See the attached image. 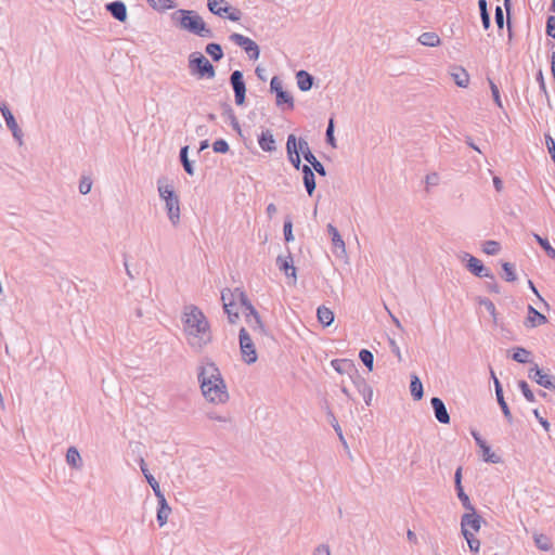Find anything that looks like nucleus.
Returning <instances> with one entry per match:
<instances>
[{"label": "nucleus", "instance_id": "1", "mask_svg": "<svg viewBox=\"0 0 555 555\" xmlns=\"http://www.w3.org/2000/svg\"><path fill=\"white\" fill-rule=\"evenodd\" d=\"M183 331L189 346L202 351L212 340L210 325L203 311L194 306H186L182 317Z\"/></svg>", "mask_w": 555, "mask_h": 555}, {"label": "nucleus", "instance_id": "2", "mask_svg": "<svg viewBox=\"0 0 555 555\" xmlns=\"http://www.w3.org/2000/svg\"><path fill=\"white\" fill-rule=\"evenodd\" d=\"M197 378L204 397L212 403H224L229 399L225 383L214 362L199 366Z\"/></svg>", "mask_w": 555, "mask_h": 555}, {"label": "nucleus", "instance_id": "3", "mask_svg": "<svg viewBox=\"0 0 555 555\" xmlns=\"http://www.w3.org/2000/svg\"><path fill=\"white\" fill-rule=\"evenodd\" d=\"M171 22L180 29L186 30L203 38L214 37L202 16L194 10L179 9L171 13Z\"/></svg>", "mask_w": 555, "mask_h": 555}, {"label": "nucleus", "instance_id": "4", "mask_svg": "<svg viewBox=\"0 0 555 555\" xmlns=\"http://www.w3.org/2000/svg\"><path fill=\"white\" fill-rule=\"evenodd\" d=\"M157 190L159 197L165 202L168 219L173 227L180 222V199L176 194L173 186L170 184H164V180L157 181Z\"/></svg>", "mask_w": 555, "mask_h": 555}, {"label": "nucleus", "instance_id": "5", "mask_svg": "<svg viewBox=\"0 0 555 555\" xmlns=\"http://www.w3.org/2000/svg\"><path fill=\"white\" fill-rule=\"evenodd\" d=\"M189 66L193 75L199 78L211 79L216 75L214 65L199 52H194L190 55Z\"/></svg>", "mask_w": 555, "mask_h": 555}, {"label": "nucleus", "instance_id": "6", "mask_svg": "<svg viewBox=\"0 0 555 555\" xmlns=\"http://www.w3.org/2000/svg\"><path fill=\"white\" fill-rule=\"evenodd\" d=\"M270 90L275 93V104L282 111H292L294 108L293 95L283 89L282 80L273 76L270 81Z\"/></svg>", "mask_w": 555, "mask_h": 555}, {"label": "nucleus", "instance_id": "7", "mask_svg": "<svg viewBox=\"0 0 555 555\" xmlns=\"http://www.w3.org/2000/svg\"><path fill=\"white\" fill-rule=\"evenodd\" d=\"M207 8L212 14L232 22H238L242 17L241 10L232 8L225 0H207Z\"/></svg>", "mask_w": 555, "mask_h": 555}, {"label": "nucleus", "instance_id": "8", "mask_svg": "<svg viewBox=\"0 0 555 555\" xmlns=\"http://www.w3.org/2000/svg\"><path fill=\"white\" fill-rule=\"evenodd\" d=\"M238 339L243 361L247 364L255 363L258 359L256 347L245 327L240 330Z\"/></svg>", "mask_w": 555, "mask_h": 555}, {"label": "nucleus", "instance_id": "9", "mask_svg": "<svg viewBox=\"0 0 555 555\" xmlns=\"http://www.w3.org/2000/svg\"><path fill=\"white\" fill-rule=\"evenodd\" d=\"M229 39L236 46L241 47L247 53V55L250 60L256 61L259 59V55H260L259 47L250 38L245 37L237 33H233L232 35H230Z\"/></svg>", "mask_w": 555, "mask_h": 555}, {"label": "nucleus", "instance_id": "10", "mask_svg": "<svg viewBox=\"0 0 555 555\" xmlns=\"http://www.w3.org/2000/svg\"><path fill=\"white\" fill-rule=\"evenodd\" d=\"M230 83L234 91V99L236 105H243L246 98V85L244 81L243 73L238 69L232 72L230 76Z\"/></svg>", "mask_w": 555, "mask_h": 555}, {"label": "nucleus", "instance_id": "11", "mask_svg": "<svg viewBox=\"0 0 555 555\" xmlns=\"http://www.w3.org/2000/svg\"><path fill=\"white\" fill-rule=\"evenodd\" d=\"M465 258H467V263H466V269L472 273L474 274L475 276H478V278H487V279H490V280H493L494 279V275L493 273L490 271L489 268H487L482 262L481 260H479L478 258L469 255V254H465L464 256Z\"/></svg>", "mask_w": 555, "mask_h": 555}, {"label": "nucleus", "instance_id": "12", "mask_svg": "<svg viewBox=\"0 0 555 555\" xmlns=\"http://www.w3.org/2000/svg\"><path fill=\"white\" fill-rule=\"evenodd\" d=\"M0 112L5 120L7 127L12 131L14 139L17 141L18 145L23 144V132L18 128V125L12 114L11 109L7 105L5 102H1Z\"/></svg>", "mask_w": 555, "mask_h": 555}, {"label": "nucleus", "instance_id": "13", "mask_svg": "<svg viewBox=\"0 0 555 555\" xmlns=\"http://www.w3.org/2000/svg\"><path fill=\"white\" fill-rule=\"evenodd\" d=\"M529 377L546 389H555V377L544 373L538 364L529 370Z\"/></svg>", "mask_w": 555, "mask_h": 555}, {"label": "nucleus", "instance_id": "14", "mask_svg": "<svg viewBox=\"0 0 555 555\" xmlns=\"http://www.w3.org/2000/svg\"><path fill=\"white\" fill-rule=\"evenodd\" d=\"M286 153H287V158H288L289 163L294 166V168H296L297 170L301 169L302 165H301L300 155L297 153V150H296L295 134H289L287 137Z\"/></svg>", "mask_w": 555, "mask_h": 555}, {"label": "nucleus", "instance_id": "15", "mask_svg": "<svg viewBox=\"0 0 555 555\" xmlns=\"http://www.w3.org/2000/svg\"><path fill=\"white\" fill-rule=\"evenodd\" d=\"M430 403H431L436 420L441 424H449L450 415L448 413L444 402L438 397H433L430 399Z\"/></svg>", "mask_w": 555, "mask_h": 555}, {"label": "nucleus", "instance_id": "16", "mask_svg": "<svg viewBox=\"0 0 555 555\" xmlns=\"http://www.w3.org/2000/svg\"><path fill=\"white\" fill-rule=\"evenodd\" d=\"M482 518L480 515L476 513V509L469 511V513H466L462 516L461 519V527L463 530H468L470 528L474 531H479L481 526Z\"/></svg>", "mask_w": 555, "mask_h": 555}, {"label": "nucleus", "instance_id": "17", "mask_svg": "<svg viewBox=\"0 0 555 555\" xmlns=\"http://www.w3.org/2000/svg\"><path fill=\"white\" fill-rule=\"evenodd\" d=\"M106 11L118 22H126L127 20V7L122 1H113L105 5Z\"/></svg>", "mask_w": 555, "mask_h": 555}, {"label": "nucleus", "instance_id": "18", "mask_svg": "<svg viewBox=\"0 0 555 555\" xmlns=\"http://www.w3.org/2000/svg\"><path fill=\"white\" fill-rule=\"evenodd\" d=\"M547 319L544 314L539 312L532 306H528V317L525 320V326L528 328H533L539 325L545 324Z\"/></svg>", "mask_w": 555, "mask_h": 555}, {"label": "nucleus", "instance_id": "19", "mask_svg": "<svg viewBox=\"0 0 555 555\" xmlns=\"http://www.w3.org/2000/svg\"><path fill=\"white\" fill-rule=\"evenodd\" d=\"M276 264L279 269L285 273L286 276H292L294 282H296V268L293 264L291 253H288L287 256H279L276 258Z\"/></svg>", "mask_w": 555, "mask_h": 555}, {"label": "nucleus", "instance_id": "20", "mask_svg": "<svg viewBox=\"0 0 555 555\" xmlns=\"http://www.w3.org/2000/svg\"><path fill=\"white\" fill-rule=\"evenodd\" d=\"M301 171H302V180H304L305 189H306L308 195L311 196L315 191L314 172H313L312 168L308 165H302Z\"/></svg>", "mask_w": 555, "mask_h": 555}, {"label": "nucleus", "instance_id": "21", "mask_svg": "<svg viewBox=\"0 0 555 555\" xmlns=\"http://www.w3.org/2000/svg\"><path fill=\"white\" fill-rule=\"evenodd\" d=\"M451 76L456 86L466 88L469 83V75L462 66H454L451 70Z\"/></svg>", "mask_w": 555, "mask_h": 555}, {"label": "nucleus", "instance_id": "22", "mask_svg": "<svg viewBox=\"0 0 555 555\" xmlns=\"http://www.w3.org/2000/svg\"><path fill=\"white\" fill-rule=\"evenodd\" d=\"M296 79L298 88L304 92L309 91L314 82V77L304 69L296 73Z\"/></svg>", "mask_w": 555, "mask_h": 555}, {"label": "nucleus", "instance_id": "23", "mask_svg": "<svg viewBox=\"0 0 555 555\" xmlns=\"http://www.w3.org/2000/svg\"><path fill=\"white\" fill-rule=\"evenodd\" d=\"M332 366L333 369L339 373V374H349V376L351 374H354V371H357L354 369V365L353 363L350 361V360H346V359H335L332 361Z\"/></svg>", "mask_w": 555, "mask_h": 555}, {"label": "nucleus", "instance_id": "24", "mask_svg": "<svg viewBox=\"0 0 555 555\" xmlns=\"http://www.w3.org/2000/svg\"><path fill=\"white\" fill-rule=\"evenodd\" d=\"M296 150L297 153L299 155L301 154L305 160L309 164L317 159L314 154L311 152L308 142L304 138H299L298 140L296 139Z\"/></svg>", "mask_w": 555, "mask_h": 555}, {"label": "nucleus", "instance_id": "25", "mask_svg": "<svg viewBox=\"0 0 555 555\" xmlns=\"http://www.w3.org/2000/svg\"><path fill=\"white\" fill-rule=\"evenodd\" d=\"M170 514H171V507L167 503V500L166 499L160 500L158 502L157 516H156L157 521L160 527H163L164 525L167 524L168 517Z\"/></svg>", "mask_w": 555, "mask_h": 555}, {"label": "nucleus", "instance_id": "26", "mask_svg": "<svg viewBox=\"0 0 555 555\" xmlns=\"http://www.w3.org/2000/svg\"><path fill=\"white\" fill-rule=\"evenodd\" d=\"M258 143L264 152H272L275 150V140L270 130L263 131L258 138Z\"/></svg>", "mask_w": 555, "mask_h": 555}, {"label": "nucleus", "instance_id": "27", "mask_svg": "<svg viewBox=\"0 0 555 555\" xmlns=\"http://www.w3.org/2000/svg\"><path fill=\"white\" fill-rule=\"evenodd\" d=\"M417 41L425 47L435 48L440 46L441 40L440 37L434 33V31H427L423 33L418 38Z\"/></svg>", "mask_w": 555, "mask_h": 555}, {"label": "nucleus", "instance_id": "28", "mask_svg": "<svg viewBox=\"0 0 555 555\" xmlns=\"http://www.w3.org/2000/svg\"><path fill=\"white\" fill-rule=\"evenodd\" d=\"M410 391L414 400H421L424 396L423 384L416 374L411 375Z\"/></svg>", "mask_w": 555, "mask_h": 555}, {"label": "nucleus", "instance_id": "29", "mask_svg": "<svg viewBox=\"0 0 555 555\" xmlns=\"http://www.w3.org/2000/svg\"><path fill=\"white\" fill-rule=\"evenodd\" d=\"M317 317L323 326H330L334 322V312L325 306L318 308Z\"/></svg>", "mask_w": 555, "mask_h": 555}, {"label": "nucleus", "instance_id": "30", "mask_svg": "<svg viewBox=\"0 0 555 555\" xmlns=\"http://www.w3.org/2000/svg\"><path fill=\"white\" fill-rule=\"evenodd\" d=\"M66 462L73 468H76V469L81 468L82 460H81L80 453L78 452V450L75 447L68 448V450L66 452Z\"/></svg>", "mask_w": 555, "mask_h": 555}, {"label": "nucleus", "instance_id": "31", "mask_svg": "<svg viewBox=\"0 0 555 555\" xmlns=\"http://www.w3.org/2000/svg\"><path fill=\"white\" fill-rule=\"evenodd\" d=\"M350 378L360 395H364L372 388L366 379L361 376L358 371H354V374H351Z\"/></svg>", "mask_w": 555, "mask_h": 555}, {"label": "nucleus", "instance_id": "32", "mask_svg": "<svg viewBox=\"0 0 555 555\" xmlns=\"http://www.w3.org/2000/svg\"><path fill=\"white\" fill-rule=\"evenodd\" d=\"M327 232L332 236L333 246L336 249H340L343 253H345V250H346L345 242L341 238L338 230L332 223L327 224Z\"/></svg>", "mask_w": 555, "mask_h": 555}, {"label": "nucleus", "instance_id": "33", "mask_svg": "<svg viewBox=\"0 0 555 555\" xmlns=\"http://www.w3.org/2000/svg\"><path fill=\"white\" fill-rule=\"evenodd\" d=\"M188 154H189V146L185 145V146L181 147L179 157H180V162H181L185 172L190 176H193L194 167H193L192 162L189 159Z\"/></svg>", "mask_w": 555, "mask_h": 555}, {"label": "nucleus", "instance_id": "34", "mask_svg": "<svg viewBox=\"0 0 555 555\" xmlns=\"http://www.w3.org/2000/svg\"><path fill=\"white\" fill-rule=\"evenodd\" d=\"M205 51L215 62H218L223 57V51L219 43H208Z\"/></svg>", "mask_w": 555, "mask_h": 555}, {"label": "nucleus", "instance_id": "35", "mask_svg": "<svg viewBox=\"0 0 555 555\" xmlns=\"http://www.w3.org/2000/svg\"><path fill=\"white\" fill-rule=\"evenodd\" d=\"M235 299H237L236 288L234 291L225 288V289H223L221 292V300H222V304H223V308L234 307Z\"/></svg>", "mask_w": 555, "mask_h": 555}, {"label": "nucleus", "instance_id": "36", "mask_svg": "<svg viewBox=\"0 0 555 555\" xmlns=\"http://www.w3.org/2000/svg\"><path fill=\"white\" fill-rule=\"evenodd\" d=\"M531 352L522 347H516L513 349L512 359L518 363H527L529 362V358Z\"/></svg>", "mask_w": 555, "mask_h": 555}, {"label": "nucleus", "instance_id": "37", "mask_svg": "<svg viewBox=\"0 0 555 555\" xmlns=\"http://www.w3.org/2000/svg\"><path fill=\"white\" fill-rule=\"evenodd\" d=\"M535 242L541 246V248L546 253V255L552 258V259H555V248H553L550 244V242L547 241V238H544L542 236H540L539 234L537 233H533L532 234Z\"/></svg>", "mask_w": 555, "mask_h": 555}, {"label": "nucleus", "instance_id": "38", "mask_svg": "<svg viewBox=\"0 0 555 555\" xmlns=\"http://www.w3.org/2000/svg\"><path fill=\"white\" fill-rule=\"evenodd\" d=\"M480 449L482 451V459L485 462L492 464H499L502 462L501 456L492 452L491 448L487 443H485L483 448Z\"/></svg>", "mask_w": 555, "mask_h": 555}, {"label": "nucleus", "instance_id": "39", "mask_svg": "<svg viewBox=\"0 0 555 555\" xmlns=\"http://www.w3.org/2000/svg\"><path fill=\"white\" fill-rule=\"evenodd\" d=\"M503 275L506 282H515L517 280L515 266L511 262H502Z\"/></svg>", "mask_w": 555, "mask_h": 555}, {"label": "nucleus", "instance_id": "40", "mask_svg": "<svg viewBox=\"0 0 555 555\" xmlns=\"http://www.w3.org/2000/svg\"><path fill=\"white\" fill-rule=\"evenodd\" d=\"M463 535L473 553H478L480 548V541L474 537L469 530H463Z\"/></svg>", "mask_w": 555, "mask_h": 555}, {"label": "nucleus", "instance_id": "41", "mask_svg": "<svg viewBox=\"0 0 555 555\" xmlns=\"http://www.w3.org/2000/svg\"><path fill=\"white\" fill-rule=\"evenodd\" d=\"M359 358L364 364V366L372 372L373 365H374V356L373 353L367 349H361L359 352Z\"/></svg>", "mask_w": 555, "mask_h": 555}, {"label": "nucleus", "instance_id": "42", "mask_svg": "<svg viewBox=\"0 0 555 555\" xmlns=\"http://www.w3.org/2000/svg\"><path fill=\"white\" fill-rule=\"evenodd\" d=\"M223 115L230 120V124L232 126V128L238 132H241V127H240V122L234 114V111L233 108L229 105V104H225L224 105V112H223Z\"/></svg>", "mask_w": 555, "mask_h": 555}, {"label": "nucleus", "instance_id": "43", "mask_svg": "<svg viewBox=\"0 0 555 555\" xmlns=\"http://www.w3.org/2000/svg\"><path fill=\"white\" fill-rule=\"evenodd\" d=\"M500 249L501 245L496 241L489 240L482 244V251L487 255H496L500 251Z\"/></svg>", "mask_w": 555, "mask_h": 555}, {"label": "nucleus", "instance_id": "44", "mask_svg": "<svg viewBox=\"0 0 555 555\" xmlns=\"http://www.w3.org/2000/svg\"><path fill=\"white\" fill-rule=\"evenodd\" d=\"M498 403L504 414V417L506 421L512 424L513 423V415L511 413V410L508 408V404L506 403L503 393L501 396H496Z\"/></svg>", "mask_w": 555, "mask_h": 555}, {"label": "nucleus", "instance_id": "45", "mask_svg": "<svg viewBox=\"0 0 555 555\" xmlns=\"http://www.w3.org/2000/svg\"><path fill=\"white\" fill-rule=\"evenodd\" d=\"M534 542L538 548L548 551L552 547L551 540L544 534H535Z\"/></svg>", "mask_w": 555, "mask_h": 555}, {"label": "nucleus", "instance_id": "46", "mask_svg": "<svg viewBox=\"0 0 555 555\" xmlns=\"http://www.w3.org/2000/svg\"><path fill=\"white\" fill-rule=\"evenodd\" d=\"M455 490H456V493H457V498L461 501V503L464 506V508L467 509V511L475 509V507L470 503V500H469L468 495L465 493L463 487L456 488Z\"/></svg>", "mask_w": 555, "mask_h": 555}, {"label": "nucleus", "instance_id": "47", "mask_svg": "<svg viewBox=\"0 0 555 555\" xmlns=\"http://www.w3.org/2000/svg\"><path fill=\"white\" fill-rule=\"evenodd\" d=\"M478 302L480 306H483L487 309V311L491 314L493 322L496 323V309L494 304L488 298H480Z\"/></svg>", "mask_w": 555, "mask_h": 555}, {"label": "nucleus", "instance_id": "48", "mask_svg": "<svg viewBox=\"0 0 555 555\" xmlns=\"http://www.w3.org/2000/svg\"><path fill=\"white\" fill-rule=\"evenodd\" d=\"M247 324L251 330L258 331L259 333H264V326L261 322L260 315H254L253 318L246 320Z\"/></svg>", "mask_w": 555, "mask_h": 555}, {"label": "nucleus", "instance_id": "49", "mask_svg": "<svg viewBox=\"0 0 555 555\" xmlns=\"http://www.w3.org/2000/svg\"><path fill=\"white\" fill-rule=\"evenodd\" d=\"M519 389L521 390L524 397L529 401L533 402L535 400L533 392L531 391L528 383L526 380H520L518 383Z\"/></svg>", "mask_w": 555, "mask_h": 555}, {"label": "nucleus", "instance_id": "50", "mask_svg": "<svg viewBox=\"0 0 555 555\" xmlns=\"http://www.w3.org/2000/svg\"><path fill=\"white\" fill-rule=\"evenodd\" d=\"M92 188V180L90 177L83 176L79 182V192L83 195L88 194Z\"/></svg>", "mask_w": 555, "mask_h": 555}, {"label": "nucleus", "instance_id": "51", "mask_svg": "<svg viewBox=\"0 0 555 555\" xmlns=\"http://www.w3.org/2000/svg\"><path fill=\"white\" fill-rule=\"evenodd\" d=\"M325 135H326V142L331 146L336 147L335 138H334V120H333V118H331L328 121Z\"/></svg>", "mask_w": 555, "mask_h": 555}, {"label": "nucleus", "instance_id": "52", "mask_svg": "<svg viewBox=\"0 0 555 555\" xmlns=\"http://www.w3.org/2000/svg\"><path fill=\"white\" fill-rule=\"evenodd\" d=\"M283 232H284V238H285L286 242L294 241L293 223H292L291 219H286L284 221Z\"/></svg>", "mask_w": 555, "mask_h": 555}, {"label": "nucleus", "instance_id": "53", "mask_svg": "<svg viewBox=\"0 0 555 555\" xmlns=\"http://www.w3.org/2000/svg\"><path fill=\"white\" fill-rule=\"evenodd\" d=\"M229 144L225 140L219 139L212 143V150L216 153H227L229 151Z\"/></svg>", "mask_w": 555, "mask_h": 555}, {"label": "nucleus", "instance_id": "54", "mask_svg": "<svg viewBox=\"0 0 555 555\" xmlns=\"http://www.w3.org/2000/svg\"><path fill=\"white\" fill-rule=\"evenodd\" d=\"M149 485L154 491L155 496L157 498V501L159 502L163 499H166L164 493L160 490L159 483L155 478H149Z\"/></svg>", "mask_w": 555, "mask_h": 555}, {"label": "nucleus", "instance_id": "55", "mask_svg": "<svg viewBox=\"0 0 555 555\" xmlns=\"http://www.w3.org/2000/svg\"><path fill=\"white\" fill-rule=\"evenodd\" d=\"M488 81H489L491 93H492V96H493V100H494L495 104L499 107H502L503 105H502V101H501L500 91H499L498 86L490 78H488Z\"/></svg>", "mask_w": 555, "mask_h": 555}, {"label": "nucleus", "instance_id": "56", "mask_svg": "<svg viewBox=\"0 0 555 555\" xmlns=\"http://www.w3.org/2000/svg\"><path fill=\"white\" fill-rule=\"evenodd\" d=\"M494 21H495V24H496L498 28L499 29H503V27H504V14H503L502 8L499 7V5L495 8Z\"/></svg>", "mask_w": 555, "mask_h": 555}, {"label": "nucleus", "instance_id": "57", "mask_svg": "<svg viewBox=\"0 0 555 555\" xmlns=\"http://www.w3.org/2000/svg\"><path fill=\"white\" fill-rule=\"evenodd\" d=\"M546 35L555 39V16L551 15L546 21Z\"/></svg>", "mask_w": 555, "mask_h": 555}, {"label": "nucleus", "instance_id": "58", "mask_svg": "<svg viewBox=\"0 0 555 555\" xmlns=\"http://www.w3.org/2000/svg\"><path fill=\"white\" fill-rule=\"evenodd\" d=\"M312 170H314L317 173H319L322 177L326 176V170L323 164L317 159H314L312 163H310Z\"/></svg>", "mask_w": 555, "mask_h": 555}, {"label": "nucleus", "instance_id": "59", "mask_svg": "<svg viewBox=\"0 0 555 555\" xmlns=\"http://www.w3.org/2000/svg\"><path fill=\"white\" fill-rule=\"evenodd\" d=\"M157 8L156 10H168L175 8V0H155Z\"/></svg>", "mask_w": 555, "mask_h": 555}, {"label": "nucleus", "instance_id": "60", "mask_svg": "<svg viewBox=\"0 0 555 555\" xmlns=\"http://www.w3.org/2000/svg\"><path fill=\"white\" fill-rule=\"evenodd\" d=\"M224 312L227 313L228 315V320L231 324H234L236 323V321L238 320V312L237 311H234L233 310V307H227V308H223Z\"/></svg>", "mask_w": 555, "mask_h": 555}, {"label": "nucleus", "instance_id": "61", "mask_svg": "<svg viewBox=\"0 0 555 555\" xmlns=\"http://www.w3.org/2000/svg\"><path fill=\"white\" fill-rule=\"evenodd\" d=\"M237 292V299L240 300L241 306L246 309L248 307V304H251L248 299L247 295L241 289L236 288Z\"/></svg>", "mask_w": 555, "mask_h": 555}, {"label": "nucleus", "instance_id": "62", "mask_svg": "<svg viewBox=\"0 0 555 555\" xmlns=\"http://www.w3.org/2000/svg\"><path fill=\"white\" fill-rule=\"evenodd\" d=\"M139 465H140L141 472L144 475L147 482H149V478H154V476L150 474L146 463L144 462V459L142 456L139 457Z\"/></svg>", "mask_w": 555, "mask_h": 555}, {"label": "nucleus", "instance_id": "63", "mask_svg": "<svg viewBox=\"0 0 555 555\" xmlns=\"http://www.w3.org/2000/svg\"><path fill=\"white\" fill-rule=\"evenodd\" d=\"M314 555H331V550L327 544H319L314 550Z\"/></svg>", "mask_w": 555, "mask_h": 555}, {"label": "nucleus", "instance_id": "64", "mask_svg": "<svg viewBox=\"0 0 555 555\" xmlns=\"http://www.w3.org/2000/svg\"><path fill=\"white\" fill-rule=\"evenodd\" d=\"M245 319L248 320L253 318L254 315H258L259 313L255 309V307L251 304H248V307L244 309Z\"/></svg>", "mask_w": 555, "mask_h": 555}]
</instances>
